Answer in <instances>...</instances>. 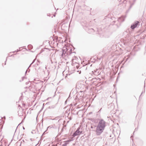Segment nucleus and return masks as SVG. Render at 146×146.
Returning <instances> with one entry per match:
<instances>
[{"instance_id":"nucleus-1","label":"nucleus","mask_w":146,"mask_h":146,"mask_svg":"<svg viewBox=\"0 0 146 146\" xmlns=\"http://www.w3.org/2000/svg\"><path fill=\"white\" fill-rule=\"evenodd\" d=\"M105 127V122L103 120H100L97 126L96 132L97 135L100 134L103 131Z\"/></svg>"},{"instance_id":"nucleus-5","label":"nucleus","mask_w":146,"mask_h":146,"mask_svg":"<svg viewBox=\"0 0 146 146\" xmlns=\"http://www.w3.org/2000/svg\"><path fill=\"white\" fill-rule=\"evenodd\" d=\"M145 92V89H144V91H142V92H141V95L142 94H143V93H144Z\"/></svg>"},{"instance_id":"nucleus-3","label":"nucleus","mask_w":146,"mask_h":146,"mask_svg":"<svg viewBox=\"0 0 146 146\" xmlns=\"http://www.w3.org/2000/svg\"><path fill=\"white\" fill-rule=\"evenodd\" d=\"M79 128H78L76 131L73 135V136L74 137L76 136L80 135L81 133V132H80L79 130Z\"/></svg>"},{"instance_id":"nucleus-10","label":"nucleus","mask_w":146,"mask_h":146,"mask_svg":"<svg viewBox=\"0 0 146 146\" xmlns=\"http://www.w3.org/2000/svg\"><path fill=\"white\" fill-rule=\"evenodd\" d=\"M121 48H120V50H121Z\"/></svg>"},{"instance_id":"nucleus-8","label":"nucleus","mask_w":146,"mask_h":146,"mask_svg":"<svg viewBox=\"0 0 146 146\" xmlns=\"http://www.w3.org/2000/svg\"><path fill=\"white\" fill-rule=\"evenodd\" d=\"M132 140L133 142V140L132 138Z\"/></svg>"},{"instance_id":"nucleus-4","label":"nucleus","mask_w":146,"mask_h":146,"mask_svg":"<svg viewBox=\"0 0 146 146\" xmlns=\"http://www.w3.org/2000/svg\"><path fill=\"white\" fill-rule=\"evenodd\" d=\"M126 17L125 15H122L121 17H119V21L120 20L121 22H123L125 20Z\"/></svg>"},{"instance_id":"nucleus-2","label":"nucleus","mask_w":146,"mask_h":146,"mask_svg":"<svg viewBox=\"0 0 146 146\" xmlns=\"http://www.w3.org/2000/svg\"><path fill=\"white\" fill-rule=\"evenodd\" d=\"M139 22L138 21H135L133 23L131 26V28L132 29H134L139 24Z\"/></svg>"},{"instance_id":"nucleus-9","label":"nucleus","mask_w":146,"mask_h":146,"mask_svg":"<svg viewBox=\"0 0 146 146\" xmlns=\"http://www.w3.org/2000/svg\"><path fill=\"white\" fill-rule=\"evenodd\" d=\"M121 68H122V67H121V68H120V70L121 69Z\"/></svg>"},{"instance_id":"nucleus-7","label":"nucleus","mask_w":146,"mask_h":146,"mask_svg":"<svg viewBox=\"0 0 146 146\" xmlns=\"http://www.w3.org/2000/svg\"><path fill=\"white\" fill-rule=\"evenodd\" d=\"M133 137V136L132 135L131 137Z\"/></svg>"},{"instance_id":"nucleus-6","label":"nucleus","mask_w":146,"mask_h":146,"mask_svg":"<svg viewBox=\"0 0 146 146\" xmlns=\"http://www.w3.org/2000/svg\"><path fill=\"white\" fill-rule=\"evenodd\" d=\"M137 128H135V131L137 130Z\"/></svg>"}]
</instances>
